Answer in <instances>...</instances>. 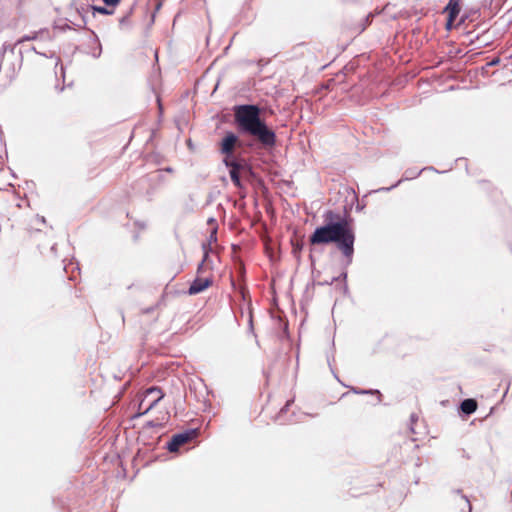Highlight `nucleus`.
Segmentation results:
<instances>
[{"instance_id": "nucleus-4", "label": "nucleus", "mask_w": 512, "mask_h": 512, "mask_svg": "<svg viewBox=\"0 0 512 512\" xmlns=\"http://www.w3.org/2000/svg\"><path fill=\"white\" fill-rule=\"evenodd\" d=\"M164 395L165 394L159 387L148 388L140 400L138 415H143L151 410L164 397Z\"/></svg>"}, {"instance_id": "nucleus-2", "label": "nucleus", "mask_w": 512, "mask_h": 512, "mask_svg": "<svg viewBox=\"0 0 512 512\" xmlns=\"http://www.w3.org/2000/svg\"><path fill=\"white\" fill-rule=\"evenodd\" d=\"M235 123L243 134L252 136L264 147L276 143V135L260 118V108L256 105H240L234 111Z\"/></svg>"}, {"instance_id": "nucleus-13", "label": "nucleus", "mask_w": 512, "mask_h": 512, "mask_svg": "<svg viewBox=\"0 0 512 512\" xmlns=\"http://www.w3.org/2000/svg\"><path fill=\"white\" fill-rule=\"evenodd\" d=\"M103 1L108 6H115L120 2V0H103Z\"/></svg>"}, {"instance_id": "nucleus-8", "label": "nucleus", "mask_w": 512, "mask_h": 512, "mask_svg": "<svg viewBox=\"0 0 512 512\" xmlns=\"http://www.w3.org/2000/svg\"><path fill=\"white\" fill-rule=\"evenodd\" d=\"M477 406V401L475 399L469 398L462 401L460 409L463 413L469 415L476 411Z\"/></svg>"}, {"instance_id": "nucleus-7", "label": "nucleus", "mask_w": 512, "mask_h": 512, "mask_svg": "<svg viewBox=\"0 0 512 512\" xmlns=\"http://www.w3.org/2000/svg\"><path fill=\"white\" fill-rule=\"evenodd\" d=\"M193 438V433L185 432L179 433L172 436L168 443V450L170 452H176L181 446L188 443Z\"/></svg>"}, {"instance_id": "nucleus-3", "label": "nucleus", "mask_w": 512, "mask_h": 512, "mask_svg": "<svg viewBox=\"0 0 512 512\" xmlns=\"http://www.w3.org/2000/svg\"><path fill=\"white\" fill-rule=\"evenodd\" d=\"M208 252L204 253L202 262L197 268L196 278L190 284L188 289L189 295H196L210 288L214 283V273L212 267L206 263Z\"/></svg>"}, {"instance_id": "nucleus-9", "label": "nucleus", "mask_w": 512, "mask_h": 512, "mask_svg": "<svg viewBox=\"0 0 512 512\" xmlns=\"http://www.w3.org/2000/svg\"><path fill=\"white\" fill-rule=\"evenodd\" d=\"M224 163L227 167L234 171L241 172L242 170L247 169L246 164L240 163L236 160H230L229 158H225Z\"/></svg>"}, {"instance_id": "nucleus-1", "label": "nucleus", "mask_w": 512, "mask_h": 512, "mask_svg": "<svg viewBox=\"0 0 512 512\" xmlns=\"http://www.w3.org/2000/svg\"><path fill=\"white\" fill-rule=\"evenodd\" d=\"M322 217L323 224L310 235L309 243L314 246L334 243L350 263L356 238L351 220L333 210L325 211Z\"/></svg>"}, {"instance_id": "nucleus-16", "label": "nucleus", "mask_w": 512, "mask_h": 512, "mask_svg": "<svg viewBox=\"0 0 512 512\" xmlns=\"http://www.w3.org/2000/svg\"><path fill=\"white\" fill-rule=\"evenodd\" d=\"M292 402H293V400H287L286 404H285V408H287Z\"/></svg>"}, {"instance_id": "nucleus-6", "label": "nucleus", "mask_w": 512, "mask_h": 512, "mask_svg": "<svg viewBox=\"0 0 512 512\" xmlns=\"http://www.w3.org/2000/svg\"><path fill=\"white\" fill-rule=\"evenodd\" d=\"M460 12V0H450L444 9V13H447L446 28L450 30L454 24L455 19Z\"/></svg>"}, {"instance_id": "nucleus-5", "label": "nucleus", "mask_w": 512, "mask_h": 512, "mask_svg": "<svg viewBox=\"0 0 512 512\" xmlns=\"http://www.w3.org/2000/svg\"><path fill=\"white\" fill-rule=\"evenodd\" d=\"M238 143V137L234 133L228 132L220 143V152L224 154L226 158H229Z\"/></svg>"}, {"instance_id": "nucleus-17", "label": "nucleus", "mask_w": 512, "mask_h": 512, "mask_svg": "<svg viewBox=\"0 0 512 512\" xmlns=\"http://www.w3.org/2000/svg\"><path fill=\"white\" fill-rule=\"evenodd\" d=\"M26 0H19L20 4H23Z\"/></svg>"}, {"instance_id": "nucleus-10", "label": "nucleus", "mask_w": 512, "mask_h": 512, "mask_svg": "<svg viewBox=\"0 0 512 512\" xmlns=\"http://www.w3.org/2000/svg\"><path fill=\"white\" fill-rule=\"evenodd\" d=\"M457 498L460 501V503L462 504L461 510L466 511V512H471L472 505H471L470 501L464 495H462L460 493L457 494Z\"/></svg>"}, {"instance_id": "nucleus-15", "label": "nucleus", "mask_w": 512, "mask_h": 512, "mask_svg": "<svg viewBox=\"0 0 512 512\" xmlns=\"http://www.w3.org/2000/svg\"><path fill=\"white\" fill-rule=\"evenodd\" d=\"M30 39H31V38H30L29 36H26V37L22 38L19 42H24V41H26V40H30Z\"/></svg>"}, {"instance_id": "nucleus-14", "label": "nucleus", "mask_w": 512, "mask_h": 512, "mask_svg": "<svg viewBox=\"0 0 512 512\" xmlns=\"http://www.w3.org/2000/svg\"><path fill=\"white\" fill-rule=\"evenodd\" d=\"M302 248V245H297L295 248H294V252H297L299 250H301Z\"/></svg>"}, {"instance_id": "nucleus-11", "label": "nucleus", "mask_w": 512, "mask_h": 512, "mask_svg": "<svg viewBox=\"0 0 512 512\" xmlns=\"http://www.w3.org/2000/svg\"><path fill=\"white\" fill-rule=\"evenodd\" d=\"M230 178L236 187H241L240 172L231 170L229 171Z\"/></svg>"}, {"instance_id": "nucleus-12", "label": "nucleus", "mask_w": 512, "mask_h": 512, "mask_svg": "<svg viewBox=\"0 0 512 512\" xmlns=\"http://www.w3.org/2000/svg\"><path fill=\"white\" fill-rule=\"evenodd\" d=\"M92 8L95 12H98L99 14H102V15H111L113 13V10H110L106 7L93 6Z\"/></svg>"}]
</instances>
